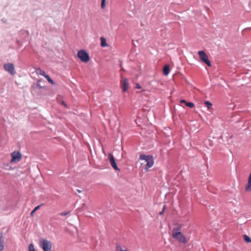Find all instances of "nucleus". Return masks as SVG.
Here are the masks:
<instances>
[{
    "mask_svg": "<svg viewBox=\"0 0 251 251\" xmlns=\"http://www.w3.org/2000/svg\"><path fill=\"white\" fill-rule=\"evenodd\" d=\"M174 227V239L180 244H186L188 242L186 237L180 231L182 227L181 224H176Z\"/></svg>",
    "mask_w": 251,
    "mask_h": 251,
    "instance_id": "f257e3e1",
    "label": "nucleus"
},
{
    "mask_svg": "<svg viewBox=\"0 0 251 251\" xmlns=\"http://www.w3.org/2000/svg\"><path fill=\"white\" fill-rule=\"evenodd\" d=\"M140 159L145 160L147 163L145 168L146 171H148L149 169L152 167L154 164V161L152 156L141 154L140 155Z\"/></svg>",
    "mask_w": 251,
    "mask_h": 251,
    "instance_id": "f03ea898",
    "label": "nucleus"
},
{
    "mask_svg": "<svg viewBox=\"0 0 251 251\" xmlns=\"http://www.w3.org/2000/svg\"><path fill=\"white\" fill-rule=\"evenodd\" d=\"M40 247L43 251H51L52 249V243L45 239H41L39 241Z\"/></svg>",
    "mask_w": 251,
    "mask_h": 251,
    "instance_id": "7ed1b4c3",
    "label": "nucleus"
},
{
    "mask_svg": "<svg viewBox=\"0 0 251 251\" xmlns=\"http://www.w3.org/2000/svg\"><path fill=\"white\" fill-rule=\"evenodd\" d=\"M77 55L79 59L83 62H88L90 60L88 53L84 50L78 51Z\"/></svg>",
    "mask_w": 251,
    "mask_h": 251,
    "instance_id": "20e7f679",
    "label": "nucleus"
},
{
    "mask_svg": "<svg viewBox=\"0 0 251 251\" xmlns=\"http://www.w3.org/2000/svg\"><path fill=\"white\" fill-rule=\"evenodd\" d=\"M198 54L200 60L206 64L209 67L211 66V62L208 59V56L205 52L203 50H200L198 51Z\"/></svg>",
    "mask_w": 251,
    "mask_h": 251,
    "instance_id": "39448f33",
    "label": "nucleus"
},
{
    "mask_svg": "<svg viewBox=\"0 0 251 251\" xmlns=\"http://www.w3.org/2000/svg\"><path fill=\"white\" fill-rule=\"evenodd\" d=\"M11 159L10 160V163H17L19 162L22 159V154L19 151H15L11 153Z\"/></svg>",
    "mask_w": 251,
    "mask_h": 251,
    "instance_id": "423d86ee",
    "label": "nucleus"
},
{
    "mask_svg": "<svg viewBox=\"0 0 251 251\" xmlns=\"http://www.w3.org/2000/svg\"><path fill=\"white\" fill-rule=\"evenodd\" d=\"M121 87L122 89V90L124 92H126L129 87V84L128 82V80L126 78L122 77L121 82H120Z\"/></svg>",
    "mask_w": 251,
    "mask_h": 251,
    "instance_id": "0eeeda50",
    "label": "nucleus"
},
{
    "mask_svg": "<svg viewBox=\"0 0 251 251\" xmlns=\"http://www.w3.org/2000/svg\"><path fill=\"white\" fill-rule=\"evenodd\" d=\"M4 69L11 75H14L16 73L14 66L13 64L7 63L4 64Z\"/></svg>",
    "mask_w": 251,
    "mask_h": 251,
    "instance_id": "6e6552de",
    "label": "nucleus"
},
{
    "mask_svg": "<svg viewBox=\"0 0 251 251\" xmlns=\"http://www.w3.org/2000/svg\"><path fill=\"white\" fill-rule=\"evenodd\" d=\"M108 159L109 160L111 165L114 168V169L117 171H119L120 169L118 167L117 164L115 162V159L114 158V156L111 153H109Z\"/></svg>",
    "mask_w": 251,
    "mask_h": 251,
    "instance_id": "1a4fd4ad",
    "label": "nucleus"
},
{
    "mask_svg": "<svg viewBox=\"0 0 251 251\" xmlns=\"http://www.w3.org/2000/svg\"><path fill=\"white\" fill-rule=\"evenodd\" d=\"M245 191L247 192H251V173H250L248 179V183L245 187Z\"/></svg>",
    "mask_w": 251,
    "mask_h": 251,
    "instance_id": "9d476101",
    "label": "nucleus"
},
{
    "mask_svg": "<svg viewBox=\"0 0 251 251\" xmlns=\"http://www.w3.org/2000/svg\"><path fill=\"white\" fill-rule=\"evenodd\" d=\"M163 74L165 75H167L170 72L169 66L167 65H165L163 69Z\"/></svg>",
    "mask_w": 251,
    "mask_h": 251,
    "instance_id": "9b49d317",
    "label": "nucleus"
},
{
    "mask_svg": "<svg viewBox=\"0 0 251 251\" xmlns=\"http://www.w3.org/2000/svg\"><path fill=\"white\" fill-rule=\"evenodd\" d=\"M181 103H184L186 106L189 107L190 108H193L194 107V104L191 102H187L185 100H181L180 101Z\"/></svg>",
    "mask_w": 251,
    "mask_h": 251,
    "instance_id": "f8f14e48",
    "label": "nucleus"
},
{
    "mask_svg": "<svg viewBox=\"0 0 251 251\" xmlns=\"http://www.w3.org/2000/svg\"><path fill=\"white\" fill-rule=\"evenodd\" d=\"M36 72L37 74L42 75L44 76L46 75V72L40 68L37 69L36 71Z\"/></svg>",
    "mask_w": 251,
    "mask_h": 251,
    "instance_id": "ddd939ff",
    "label": "nucleus"
},
{
    "mask_svg": "<svg viewBox=\"0 0 251 251\" xmlns=\"http://www.w3.org/2000/svg\"><path fill=\"white\" fill-rule=\"evenodd\" d=\"M101 46L102 47H107L108 45L106 42V40L104 37H101L100 38Z\"/></svg>",
    "mask_w": 251,
    "mask_h": 251,
    "instance_id": "4468645a",
    "label": "nucleus"
},
{
    "mask_svg": "<svg viewBox=\"0 0 251 251\" xmlns=\"http://www.w3.org/2000/svg\"><path fill=\"white\" fill-rule=\"evenodd\" d=\"M4 242L2 237H1L0 238V251H2L4 249Z\"/></svg>",
    "mask_w": 251,
    "mask_h": 251,
    "instance_id": "2eb2a0df",
    "label": "nucleus"
},
{
    "mask_svg": "<svg viewBox=\"0 0 251 251\" xmlns=\"http://www.w3.org/2000/svg\"><path fill=\"white\" fill-rule=\"evenodd\" d=\"M243 238H244V240L245 242H246L247 243H251V238L248 236V235H244L243 236Z\"/></svg>",
    "mask_w": 251,
    "mask_h": 251,
    "instance_id": "dca6fc26",
    "label": "nucleus"
},
{
    "mask_svg": "<svg viewBox=\"0 0 251 251\" xmlns=\"http://www.w3.org/2000/svg\"><path fill=\"white\" fill-rule=\"evenodd\" d=\"M44 77L47 79V80L50 83L52 84H54L53 81L50 78V76L49 75H46L44 76Z\"/></svg>",
    "mask_w": 251,
    "mask_h": 251,
    "instance_id": "f3484780",
    "label": "nucleus"
},
{
    "mask_svg": "<svg viewBox=\"0 0 251 251\" xmlns=\"http://www.w3.org/2000/svg\"><path fill=\"white\" fill-rule=\"evenodd\" d=\"M116 251H129L128 250H123L119 245H117L116 247Z\"/></svg>",
    "mask_w": 251,
    "mask_h": 251,
    "instance_id": "a211bd4d",
    "label": "nucleus"
},
{
    "mask_svg": "<svg viewBox=\"0 0 251 251\" xmlns=\"http://www.w3.org/2000/svg\"><path fill=\"white\" fill-rule=\"evenodd\" d=\"M204 104L209 109L211 108V106L212 105V104L209 101H205L204 102Z\"/></svg>",
    "mask_w": 251,
    "mask_h": 251,
    "instance_id": "6ab92c4d",
    "label": "nucleus"
},
{
    "mask_svg": "<svg viewBox=\"0 0 251 251\" xmlns=\"http://www.w3.org/2000/svg\"><path fill=\"white\" fill-rule=\"evenodd\" d=\"M28 251H35V250L34 247V245L33 244H30L28 246Z\"/></svg>",
    "mask_w": 251,
    "mask_h": 251,
    "instance_id": "aec40b11",
    "label": "nucleus"
},
{
    "mask_svg": "<svg viewBox=\"0 0 251 251\" xmlns=\"http://www.w3.org/2000/svg\"><path fill=\"white\" fill-rule=\"evenodd\" d=\"M42 205V204H40L39 205H38L36 207H35L34 209L31 211V215H32L35 211H36L38 209H39V208L40 207V206Z\"/></svg>",
    "mask_w": 251,
    "mask_h": 251,
    "instance_id": "412c9836",
    "label": "nucleus"
},
{
    "mask_svg": "<svg viewBox=\"0 0 251 251\" xmlns=\"http://www.w3.org/2000/svg\"><path fill=\"white\" fill-rule=\"evenodd\" d=\"M69 213H70V212H61L59 214L61 216H65L68 215Z\"/></svg>",
    "mask_w": 251,
    "mask_h": 251,
    "instance_id": "4be33fe9",
    "label": "nucleus"
},
{
    "mask_svg": "<svg viewBox=\"0 0 251 251\" xmlns=\"http://www.w3.org/2000/svg\"><path fill=\"white\" fill-rule=\"evenodd\" d=\"M105 0H102L101 3V7L102 8H104L105 7Z\"/></svg>",
    "mask_w": 251,
    "mask_h": 251,
    "instance_id": "5701e85b",
    "label": "nucleus"
},
{
    "mask_svg": "<svg viewBox=\"0 0 251 251\" xmlns=\"http://www.w3.org/2000/svg\"><path fill=\"white\" fill-rule=\"evenodd\" d=\"M165 205H163V209H162V210L161 212H159V214L160 215H162L163 214V212H164V210H165Z\"/></svg>",
    "mask_w": 251,
    "mask_h": 251,
    "instance_id": "b1692460",
    "label": "nucleus"
},
{
    "mask_svg": "<svg viewBox=\"0 0 251 251\" xmlns=\"http://www.w3.org/2000/svg\"><path fill=\"white\" fill-rule=\"evenodd\" d=\"M136 88L137 89H141V86L139 84H136Z\"/></svg>",
    "mask_w": 251,
    "mask_h": 251,
    "instance_id": "393cba45",
    "label": "nucleus"
},
{
    "mask_svg": "<svg viewBox=\"0 0 251 251\" xmlns=\"http://www.w3.org/2000/svg\"><path fill=\"white\" fill-rule=\"evenodd\" d=\"M61 104H62V105H64V106H67L66 104V103H65V102H64V101H62Z\"/></svg>",
    "mask_w": 251,
    "mask_h": 251,
    "instance_id": "a878e982",
    "label": "nucleus"
}]
</instances>
